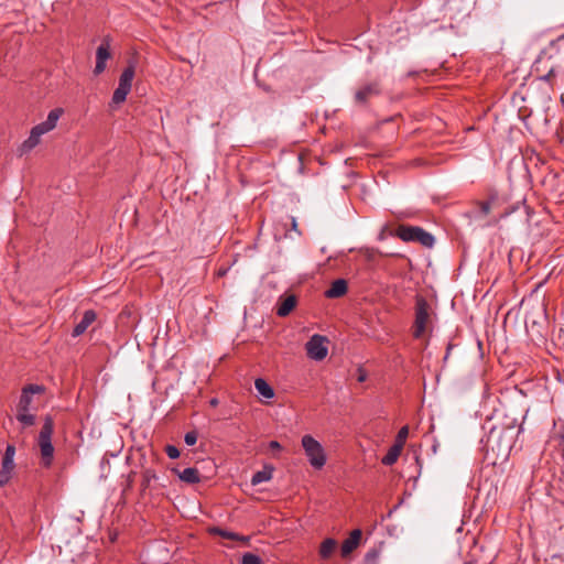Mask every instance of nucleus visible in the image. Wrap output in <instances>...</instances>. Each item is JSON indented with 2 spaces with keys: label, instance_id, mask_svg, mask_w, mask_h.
I'll return each mask as SVG.
<instances>
[{
  "label": "nucleus",
  "instance_id": "72a5a7b5",
  "mask_svg": "<svg viewBox=\"0 0 564 564\" xmlns=\"http://www.w3.org/2000/svg\"><path fill=\"white\" fill-rule=\"evenodd\" d=\"M296 227H297L296 220H295V218H292V228L294 230H296Z\"/></svg>",
  "mask_w": 564,
  "mask_h": 564
},
{
  "label": "nucleus",
  "instance_id": "a878e982",
  "mask_svg": "<svg viewBox=\"0 0 564 564\" xmlns=\"http://www.w3.org/2000/svg\"><path fill=\"white\" fill-rule=\"evenodd\" d=\"M496 199V195H491L490 200L478 203L482 215H488L491 210V202Z\"/></svg>",
  "mask_w": 564,
  "mask_h": 564
},
{
  "label": "nucleus",
  "instance_id": "7ed1b4c3",
  "mask_svg": "<svg viewBox=\"0 0 564 564\" xmlns=\"http://www.w3.org/2000/svg\"><path fill=\"white\" fill-rule=\"evenodd\" d=\"M301 444L310 465L314 469H322L327 462L323 445L310 434L302 437Z\"/></svg>",
  "mask_w": 564,
  "mask_h": 564
},
{
  "label": "nucleus",
  "instance_id": "4468645a",
  "mask_svg": "<svg viewBox=\"0 0 564 564\" xmlns=\"http://www.w3.org/2000/svg\"><path fill=\"white\" fill-rule=\"evenodd\" d=\"M295 305H296V297L294 295H289L279 302L278 308H276V314L280 317H285L293 311Z\"/></svg>",
  "mask_w": 564,
  "mask_h": 564
},
{
  "label": "nucleus",
  "instance_id": "2eb2a0df",
  "mask_svg": "<svg viewBox=\"0 0 564 564\" xmlns=\"http://www.w3.org/2000/svg\"><path fill=\"white\" fill-rule=\"evenodd\" d=\"M337 549V541L333 538L325 539L319 546V556L323 560H328Z\"/></svg>",
  "mask_w": 564,
  "mask_h": 564
},
{
  "label": "nucleus",
  "instance_id": "f704fd0d",
  "mask_svg": "<svg viewBox=\"0 0 564 564\" xmlns=\"http://www.w3.org/2000/svg\"><path fill=\"white\" fill-rule=\"evenodd\" d=\"M100 464H101V467L104 468V464H109V460H108L106 457H104V458L101 459V463H100Z\"/></svg>",
  "mask_w": 564,
  "mask_h": 564
},
{
  "label": "nucleus",
  "instance_id": "c85d7f7f",
  "mask_svg": "<svg viewBox=\"0 0 564 564\" xmlns=\"http://www.w3.org/2000/svg\"><path fill=\"white\" fill-rule=\"evenodd\" d=\"M269 448L272 451H279V449H281V445L278 441H271L269 443Z\"/></svg>",
  "mask_w": 564,
  "mask_h": 564
},
{
  "label": "nucleus",
  "instance_id": "e433bc0d",
  "mask_svg": "<svg viewBox=\"0 0 564 564\" xmlns=\"http://www.w3.org/2000/svg\"><path fill=\"white\" fill-rule=\"evenodd\" d=\"M375 556V553H367V557Z\"/></svg>",
  "mask_w": 564,
  "mask_h": 564
},
{
  "label": "nucleus",
  "instance_id": "dca6fc26",
  "mask_svg": "<svg viewBox=\"0 0 564 564\" xmlns=\"http://www.w3.org/2000/svg\"><path fill=\"white\" fill-rule=\"evenodd\" d=\"M210 532L213 534H217V535H219V536H221L224 539L240 541V542H242L246 545L249 543V536L239 535V534H237L235 532L227 531V530H224V529H220V528H213L210 530Z\"/></svg>",
  "mask_w": 564,
  "mask_h": 564
},
{
  "label": "nucleus",
  "instance_id": "ddd939ff",
  "mask_svg": "<svg viewBox=\"0 0 564 564\" xmlns=\"http://www.w3.org/2000/svg\"><path fill=\"white\" fill-rule=\"evenodd\" d=\"M347 292V282L344 279L335 280L330 288L325 292V295L328 299H337L346 294Z\"/></svg>",
  "mask_w": 564,
  "mask_h": 564
},
{
  "label": "nucleus",
  "instance_id": "f3484780",
  "mask_svg": "<svg viewBox=\"0 0 564 564\" xmlns=\"http://www.w3.org/2000/svg\"><path fill=\"white\" fill-rule=\"evenodd\" d=\"M254 388L260 395L265 399H271L274 397V390L271 386L262 378H258L254 380Z\"/></svg>",
  "mask_w": 564,
  "mask_h": 564
},
{
  "label": "nucleus",
  "instance_id": "473e14b6",
  "mask_svg": "<svg viewBox=\"0 0 564 564\" xmlns=\"http://www.w3.org/2000/svg\"><path fill=\"white\" fill-rule=\"evenodd\" d=\"M209 403L212 406H216V405H218V400L214 398L209 401Z\"/></svg>",
  "mask_w": 564,
  "mask_h": 564
},
{
  "label": "nucleus",
  "instance_id": "4be33fe9",
  "mask_svg": "<svg viewBox=\"0 0 564 564\" xmlns=\"http://www.w3.org/2000/svg\"><path fill=\"white\" fill-rule=\"evenodd\" d=\"M35 415L29 411H17V420L23 427H29L35 424Z\"/></svg>",
  "mask_w": 564,
  "mask_h": 564
},
{
  "label": "nucleus",
  "instance_id": "bb28decb",
  "mask_svg": "<svg viewBox=\"0 0 564 564\" xmlns=\"http://www.w3.org/2000/svg\"><path fill=\"white\" fill-rule=\"evenodd\" d=\"M184 442L188 446L195 445L197 442V433L194 431L187 432L184 436Z\"/></svg>",
  "mask_w": 564,
  "mask_h": 564
},
{
  "label": "nucleus",
  "instance_id": "f257e3e1",
  "mask_svg": "<svg viewBox=\"0 0 564 564\" xmlns=\"http://www.w3.org/2000/svg\"><path fill=\"white\" fill-rule=\"evenodd\" d=\"M63 113V108H54L48 112L45 121L34 126L31 129L29 138L24 140L18 148L19 156H23L24 154L31 152L40 143L41 137L52 131L56 127L57 121Z\"/></svg>",
  "mask_w": 564,
  "mask_h": 564
},
{
  "label": "nucleus",
  "instance_id": "6e6552de",
  "mask_svg": "<svg viewBox=\"0 0 564 564\" xmlns=\"http://www.w3.org/2000/svg\"><path fill=\"white\" fill-rule=\"evenodd\" d=\"M109 58H111L110 39L109 36H106L102 39L100 45L97 47L96 51V65L94 68V74L96 76L105 72L107 67L106 63Z\"/></svg>",
  "mask_w": 564,
  "mask_h": 564
},
{
  "label": "nucleus",
  "instance_id": "c756f323",
  "mask_svg": "<svg viewBox=\"0 0 564 564\" xmlns=\"http://www.w3.org/2000/svg\"><path fill=\"white\" fill-rule=\"evenodd\" d=\"M135 475H137L135 473H130V474H129L128 479H127V487L123 489V494H124V495H126V492H127L128 487H130V486H131V484H132V481H133V480H132V477H134Z\"/></svg>",
  "mask_w": 564,
  "mask_h": 564
},
{
  "label": "nucleus",
  "instance_id": "aec40b11",
  "mask_svg": "<svg viewBox=\"0 0 564 564\" xmlns=\"http://www.w3.org/2000/svg\"><path fill=\"white\" fill-rule=\"evenodd\" d=\"M14 455H15V447L14 445L8 444L7 448L4 451V455L2 457L1 467L3 469H14Z\"/></svg>",
  "mask_w": 564,
  "mask_h": 564
},
{
  "label": "nucleus",
  "instance_id": "b1692460",
  "mask_svg": "<svg viewBox=\"0 0 564 564\" xmlns=\"http://www.w3.org/2000/svg\"><path fill=\"white\" fill-rule=\"evenodd\" d=\"M241 564H261V558L253 553H246L242 555Z\"/></svg>",
  "mask_w": 564,
  "mask_h": 564
},
{
  "label": "nucleus",
  "instance_id": "5701e85b",
  "mask_svg": "<svg viewBox=\"0 0 564 564\" xmlns=\"http://www.w3.org/2000/svg\"><path fill=\"white\" fill-rule=\"evenodd\" d=\"M408 435H409V427L406 425L402 426L400 429V431L398 432L394 444H399V445H401V448H403L405 441L408 438Z\"/></svg>",
  "mask_w": 564,
  "mask_h": 564
},
{
  "label": "nucleus",
  "instance_id": "7c9ffc66",
  "mask_svg": "<svg viewBox=\"0 0 564 564\" xmlns=\"http://www.w3.org/2000/svg\"><path fill=\"white\" fill-rule=\"evenodd\" d=\"M561 447H562V457L564 459V433L561 435Z\"/></svg>",
  "mask_w": 564,
  "mask_h": 564
},
{
  "label": "nucleus",
  "instance_id": "2f4dec72",
  "mask_svg": "<svg viewBox=\"0 0 564 564\" xmlns=\"http://www.w3.org/2000/svg\"><path fill=\"white\" fill-rule=\"evenodd\" d=\"M373 256H375V251H373V250H368V251H367V258H368L369 260H372V259H373Z\"/></svg>",
  "mask_w": 564,
  "mask_h": 564
},
{
  "label": "nucleus",
  "instance_id": "f8f14e48",
  "mask_svg": "<svg viewBox=\"0 0 564 564\" xmlns=\"http://www.w3.org/2000/svg\"><path fill=\"white\" fill-rule=\"evenodd\" d=\"M96 313L93 310H88L84 313L82 321L75 325L72 336L78 337L83 335L87 328L96 321Z\"/></svg>",
  "mask_w": 564,
  "mask_h": 564
},
{
  "label": "nucleus",
  "instance_id": "9d476101",
  "mask_svg": "<svg viewBox=\"0 0 564 564\" xmlns=\"http://www.w3.org/2000/svg\"><path fill=\"white\" fill-rule=\"evenodd\" d=\"M379 94V87L377 83H369L358 88L355 93V101L357 104H365L371 97Z\"/></svg>",
  "mask_w": 564,
  "mask_h": 564
},
{
  "label": "nucleus",
  "instance_id": "f03ea898",
  "mask_svg": "<svg viewBox=\"0 0 564 564\" xmlns=\"http://www.w3.org/2000/svg\"><path fill=\"white\" fill-rule=\"evenodd\" d=\"M54 433V421L51 415L44 417V423L37 437V445L41 453V465L44 468H50L54 459V446L52 444V436Z\"/></svg>",
  "mask_w": 564,
  "mask_h": 564
},
{
  "label": "nucleus",
  "instance_id": "423d86ee",
  "mask_svg": "<svg viewBox=\"0 0 564 564\" xmlns=\"http://www.w3.org/2000/svg\"><path fill=\"white\" fill-rule=\"evenodd\" d=\"M429 321V304L424 299L420 297L416 301L415 321L413 326V336L415 338H421L423 336V334L426 332Z\"/></svg>",
  "mask_w": 564,
  "mask_h": 564
},
{
  "label": "nucleus",
  "instance_id": "39448f33",
  "mask_svg": "<svg viewBox=\"0 0 564 564\" xmlns=\"http://www.w3.org/2000/svg\"><path fill=\"white\" fill-rule=\"evenodd\" d=\"M397 235L403 241L420 242L422 246L427 248L433 247L435 241L434 237L421 227L400 226Z\"/></svg>",
  "mask_w": 564,
  "mask_h": 564
},
{
  "label": "nucleus",
  "instance_id": "c9c22d12",
  "mask_svg": "<svg viewBox=\"0 0 564 564\" xmlns=\"http://www.w3.org/2000/svg\"><path fill=\"white\" fill-rule=\"evenodd\" d=\"M365 379H366V378H365V376H364V375H360V376H359V378H358V380H359V381H364Z\"/></svg>",
  "mask_w": 564,
  "mask_h": 564
},
{
  "label": "nucleus",
  "instance_id": "412c9836",
  "mask_svg": "<svg viewBox=\"0 0 564 564\" xmlns=\"http://www.w3.org/2000/svg\"><path fill=\"white\" fill-rule=\"evenodd\" d=\"M273 468H263L253 474L251 478V484L257 486L259 484L269 481L272 478Z\"/></svg>",
  "mask_w": 564,
  "mask_h": 564
},
{
  "label": "nucleus",
  "instance_id": "1a4fd4ad",
  "mask_svg": "<svg viewBox=\"0 0 564 564\" xmlns=\"http://www.w3.org/2000/svg\"><path fill=\"white\" fill-rule=\"evenodd\" d=\"M45 391L43 386L28 384L23 387L17 405V411H30L33 394H41Z\"/></svg>",
  "mask_w": 564,
  "mask_h": 564
},
{
  "label": "nucleus",
  "instance_id": "cd10ccee",
  "mask_svg": "<svg viewBox=\"0 0 564 564\" xmlns=\"http://www.w3.org/2000/svg\"><path fill=\"white\" fill-rule=\"evenodd\" d=\"M165 452L171 459H175L180 456V451L174 445H167Z\"/></svg>",
  "mask_w": 564,
  "mask_h": 564
},
{
  "label": "nucleus",
  "instance_id": "0eeeda50",
  "mask_svg": "<svg viewBox=\"0 0 564 564\" xmlns=\"http://www.w3.org/2000/svg\"><path fill=\"white\" fill-rule=\"evenodd\" d=\"M327 338L322 335H313L305 344V350L307 356L316 361H321L326 358L328 354Z\"/></svg>",
  "mask_w": 564,
  "mask_h": 564
},
{
  "label": "nucleus",
  "instance_id": "a211bd4d",
  "mask_svg": "<svg viewBox=\"0 0 564 564\" xmlns=\"http://www.w3.org/2000/svg\"><path fill=\"white\" fill-rule=\"evenodd\" d=\"M175 471L177 473L178 478L182 481H185L187 484H196V482L199 481V474H198V470L196 468L188 467V468H185L182 471H178V470H175Z\"/></svg>",
  "mask_w": 564,
  "mask_h": 564
},
{
  "label": "nucleus",
  "instance_id": "6ab92c4d",
  "mask_svg": "<svg viewBox=\"0 0 564 564\" xmlns=\"http://www.w3.org/2000/svg\"><path fill=\"white\" fill-rule=\"evenodd\" d=\"M401 452H402L401 445H399V444H393V445L389 448L388 453L383 456V458H382V460H381V462H382V464H383V465H386V466H391V465H393V464L398 460V458H399V456H400Z\"/></svg>",
  "mask_w": 564,
  "mask_h": 564
},
{
  "label": "nucleus",
  "instance_id": "9b49d317",
  "mask_svg": "<svg viewBox=\"0 0 564 564\" xmlns=\"http://www.w3.org/2000/svg\"><path fill=\"white\" fill-rule=\"evenodd\" d=\"M361 530L359 529H356L354 530L349 538L346 539L343 544H341V547H340V553H341V556L343 557H347L349 556V554L355 550L357 549V546L359 545L360 543V540H361Z\"/></svg>",
  "mask_w": 564,
  "mask_h": 564
},
{
  "label": "nucleus",
  "instance_id": "393cba45",
  "mask_svg": "<svg viewBox=\"0 0 564 564\" xmlns=\"http://www.w3.org/2000/svg\"><path fill=\"white\" fill-rule=\"evenodd\" d=\"M12 471H13V469H3V467H1V469H0V487L6 486L10 481Z\"/></svg>",
  "mask_w": 564,
  "mask_h": 564
},
{
  "label": "nucleus",
  "instance_id": "20e7f679",
  "mask_svg": "<svg viewBox=\"0 0 564 564\" xmlns=\"http://www.w3.org/2000/svg\"><path fill=\"white\" fill-rule=\"evenodd\" d=\"M133 77L134 68L132 66L124 68L120 75L118 87L113 91L111 101L109 102V108L111 110L118 109V107L126 101L127 96L131 90Z\"/></svg>",
  "mask_w": 564,
  "mask_h": 564
}]
</instances>
